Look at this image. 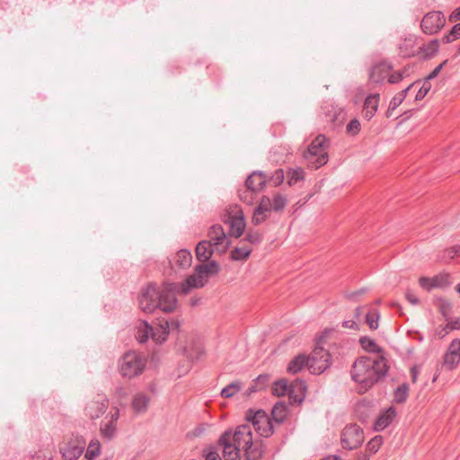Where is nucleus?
Returning <instances> with one entry per match:
<instances>
[{"mask_svg": "<svg viewBox=\"0 0 460 460\" xmlns=\"http://www.w3.org/2000/svg\"><path fill=\"white\" fill-rule=\"evenodd\" d=\"M409 385L406 383L400 385L394 391V399L397 402H404L408 397Z\"/></svg>", "mask_w": 460, "mask_h": 460, "instance_id": "58836bf2", "label": "nucleus"}, {"mask_svg": "<svg viewBox=\"0 0 460 460\" xmlns=\"http://www.w3.org/2000/svg\"><path fill=\"white\" fill-rule=\"evenodd\" d=\"M169 332V319L162 318L158 320L155 327H152L151 337L155 343L162 344L166 341Z\"/></svg>", "mask_w": 460, "mask_h": 460, "instance_id": "f3484780", "label": "nucleus"}, {"mask_svg": "<svg viewBox=\"0 0 460 460\" xmlns=\"http://www.w3.org/2000/svg\"><path fill=\"white\" fill-rule=\"evenodd\" d=\"M450 276L448 274H441L435 276L433 278V284L431 286H435V288H445L450 285L449 281Z\"/></svg>", "mask_w": 460, "mask_h": 460, "instance_id": "49530a36", "label": "nucleus"}, {"mask_svg": "<svg viewBox=\"0 0 460 460\" xmlns=\"http://www.w3.org/2000/svg\"><path fill=\"white\" fill-rule=\"evenodd\" d=\"M229 232L228 234L232 237L238 238L240 237L246 227L245 221L243 218V215L241 212L239 216H233L229 217Z\"/></svg>", "mask_w": 460, "mask_h": 460, "instance_id": "6ab92c4d", "label": "nucleus"}, {"mask_svg": "<svg viewBox=\"0 0 460 460\" xmlns=\"http://www.w3.org/2000/svg\"><path fill=\"white\" fill-rule=\"evenodd\" d=\"M435 305L438 307L445 320L448 321L452 312V305L450 302L443 297H438L435 300Z\"/></svg>", "mask_w": 460, "mask_h": 460, "instance_id": "7c9ffc66", "label": "nucleus"}, {"mask_svg": "<svg viewBox=\"0 0 460 460\" xmlns=\"http://www.w3.org/2000/svg\"><path fill=\"white\" fill-rule=\"evenodd\" d=\"M287 205V199L281 194H276L271 199L268 196H262L259 205L256 207L264 213L270 214L271 211H282Z\"/></svg>", "mask_w": 460, "mask_h": 460, "instance_id": "f8f14e48", "label": "nucleus"}, {"mask_svg": "<svg viewBox=\"0 0 460 460\" xmlns=\"http://www.w3.org/2000/svg\"><path fill=\"white\" fill-rule=\"evenodd\" d=\"M308 367V358L307 356L304 354H299L296 356L288 365L287 370L290 374H297L300 372L304 367Z\"/></svg>", "mask_w": 460, "mask_h": 460, "instance_id": "393cba45", "label": "nucleus"}, {"mask_svg": "<svg viewBox=\"0 0 460 460\" xmlns=\"http://www.w3.org/2000/svg\"><path fill=\"white\" fill-rule=\"evenodd\" d=\"M334 331L332 329H324L322 334L316 340V345L308 358V369L312 374L319 375L323 373L328 367H330L331 354L325 349L323 345L324 340L328 339Z\"/></svg>", "mask_w": 460, "mask_h": 460, "instance_id": "7ed1b4c3", "label": "nucleus"}, {"mask_svg": "<svg viewBox=\"0 0 460 460\" xmlns=\"http://www.w3.org/2000/svg\"><path fill=\"white\" fill-rule=\"evenodd\" d=\"M438 40H432L429 43L423 44L420 50L423 52L425 58H430L438 51Z\"/></svg>", "mask_w": 460, "mask_h": 460, "instance_id": "f704fd0d", "label": "nucleus"}, {"mask_svg": "<svg viewBox=\"0 0 460 460\" xmlns=\"http://www.w3.org/2000/svg\"><path fill=\"white\" fill-rule=\"evenodd\" d=\"M342 327L357 330L358 328V325L354 320H346L342 323Z\"/></svg>", "mask_w": 460, "mask_h": 460, "instance_id": "680f3d73", "label": "nucleus"}, {"mask_svg": "<svg viewBox=\"0 0 460 460\" xmlns=\"http://www.w3.org/2000/svg\"><path fill=\"white\" fill-rule=\"evenodd\" d=\"M150 402V397L144 393H137L132 400V407L137 413L146 412Z\"/></svg>", "mask_w": 460, "mask_h": 460, "instance_id": "5701e85b", "label": "nucleus"}, {"mask_svg": "<svg viewBox=\"0 0 460 460\" xmlns=\"http://www.w3.org/2000/svg\"><path fill=\"white\" fill-rule=\"evenodd\" d=\"M241 388L242 383L240 381L232 382L221 390V395L225 398H230L239 392Z\"/></svg>", "mask_w": 460, "mask_h": 460, "instance_id": "e433bc0d", "label": "nucleus"}, {"mask_svg": "<svg viewBox=\"0 0 460 460\" xmlns=\"http://www.w3.org/2000/svg\"><path fill=\"white\" fill-rule=\"evenodd\" d=\"M243 451L244 460H260L265 453V447L261 439L252 438Z\"/></svg>", "mask_w": 460, "mask_h": 460, "instance_id": "2eb2a0df", "label": "nucleus"}, {"mask_svg": "<svg viewBox=\"0 0 460 460\" xmlns=\"http://www.w3.org/2000/svg\"><path fill=\"white\" fill-rule=\"evenodd\" d=\"M379 93L368 95L364 102L363 116L367 120H370L376 114L379 104Z\"/></svg>", "mask_w": 460, "mask_h": 460, "instance_id": "412c9836", "label": "nucleus"}, {"mask_svg": "<svg viewBox=\"0 0 460 460\" xmlns=\"http://www.w3.org/2000/svg\"><path fill=\"white\" fill-rule=\"evenodd\" d=\"M109 406V400L103 394H98L92 401H90L86 407V415L92 420H95L103 415Z\"/></svg>", "mask_w": 460, "mask_h": 460, "instance_id": "9b49d317", "label": "nucleus"}, {"mask_svg": "<svg viewBox=\"0 0 460 460\" xmlns=\"http://www.w3.org/2000/svg\"><path fill=\"white\" fill-rule=\"evenodd\" d=\"M203 456L206 460H221L217 450L214 447H208L205 449Z\"/></svg>", "mask_w": 460, "mask_h": 460, "instance_id": "5fc2aeb1", "label": "nucleus"}, {"mask_svg": "<svg viewBox=\"0 0 460 460\" xmlns=\"http://www.w3.org/2000/svg\"><path fill=\"white\" fill-rule=\"evenodd\" d=\"M305 178V172L302 168L296 167L289 169L288 172V183L292 186Z\"/></svg>", "mask_w": 460, "mask_h": 460, "instance_id": "473e14b6", "label": "nucleus"}, {"mask_svg": "<svg viewBox=\"0 0 460 460\" xmlns=\"http://www.w3.org/2000/svg\"><path fill=\"white\" fill-rule=\"evenodd\" d=\"M403 78V74L402 72L401 71H396L394 72V74H392L389 78H388V82L390 84H397L399 83L400 81H402Z\"/></svg>", "mask_w": 460, "mask_h": 460, "instance_id": "bf43d9fd", "label": "nucleus"}, {"mask_svg": "<svg viewBox=\"0 0 460 460\" xmlns=\"http://www.w3.org/2000/svg\"><path fill=\"white\" fill-rule=\"evenodd\" d=\"M170 332L178 331L180 328V322L178 320H169Z\"/></svg>", "mask_w": 460, "mask_h": 460, "instance_id": "69168bd1", "label": "nucleus"}, {"mask_svg": "<svg viewBox=\"0 0 460 460\" xmlns=\"http://www.w3.org/2000/svg\"><path fill=\"white\" fill-rule=\"evenodd\" d=\"M460 362V339H454L444 355V367L448 370L455 369Z\"/></svg>", "mask_w": 460, "mask_h": 460, "instance_id": "4468645a", "label": "nucleus"}, {"mask_svg": "<svg viewBox=\"0 0 460 460\" xmlns=\"http://www.w3.org/2000/svg\"><path fill=\"white\" fill-rule=\"evenodd\" d=\"M419 282L420 287L427 290H430L431 288H435V286H431V284H433V278L430 279L428 277H421Z\"/></svg>", "mask_w": 460, "mask_h": 460, "instance_id": "13d9d810", "label": "nucleus"}, {"mask_svg": "<svg viewBox=\"0 0 460 460\" xmlns=\"http://www.w3.org/2000/svg\"><path fill=\"white\" fill-rule=\"evenodd\" d=\"M430 88H431L430 82L424 79L421 87L419 89L417 94L415 95V100L416 101L422 100L428 94Z\"/></svg>", "mask_w": 460, "mask_h": 460, "instance_id": "8fccbe9b", "label": "nucleus"}, {"mask_svg": "<svg viewBox=\"0 0 460 460\" xmlns=\"http://www.w3.org/2000/svg\"><path fill=\"white\" fill-rule=\"evenodd\" d=\"M223 447V457L225 460H241V449L234 445L226 443H218Z\"/></svg>", "mask_w": 460, "mask_h": 460, "instance_id": "bb28decb", "label": "nucleus"}, {"mask_svg": "<svg viewBox=\"0 0 460 460\" xmlns=\"http://www.w3.org/2000/svg\"><path fill=\"white\" fill-rule=\"evenodd\" d=\"M447 63V60H444L441 64H439L438 66H437L426 77L425 79L427 81H430L434 78H436L438 74L440 73V71L442 70V68L444 67V66Z\"/></svg>", "mask_w": 460, "mask_h": 460, "instance_id": "4d7b16f0", "label": "nucleus"}, {"mask_svg": "<svg viewBox=\"0 0 460 460\" xmlns=\"http://www.w3.org/2000/svg\"><path fill=\"white\" fill-rule=\"evenodd\" d=\"M285 179L284 171L282 169L276 170L270 178L274 186L280 185Z\"/></svg>", "mask_w": 460, "mask_h": 460, "instance_id": "603ef678", "label": "nucleus"}, {"mask_svg": "<svg viewBox=\"0 0 460 460\" xmlns=\"http://www.w3.org/2000/svg\"><path fill=\"white\" fill-rule=\"evenodd\" d=\"M269 217H270V214L264 213L263 211L255 208V209L253 211L252 217V224L253 226H259V225L262 224Z\"/></svg>", "mask_w": 460, "mask_h": 460, "instance_id": "a18cd8bd", "label": "nucleus"}, {"mask_svg": "<svg viewBox=\"0 0 460 460\" xmlns=\"http://www.w3.org/2000/svg\"><path fill=\"white\" fill-rule=\"evenodd\" d=\"M270 380V376L268 374H261L258 376L254 380L253 383L256 385L257 388L261 391L265 389Z\"/></svg>", "mask_w": 460, "mask_h": 460, "instance_id": "09e8293b", "label": "nucleus"}, {"mask_svg": "<svg viewBox=\"0 0 460 460\" xmlns=\"http://www.w3.org/2000/svg\"><path fill=\"white\" fill-rule=\"evenodd\" d=\"M459 38H460V22L455 24L448 34L444 35L442 41L444 43H449V42H452Z\"/></svg>", "mask_w": 460, "mask_h": 460, "instance_id": "a19ab883", "label": "nucleus"}, {"mask_svg": "<svg viewBox=\"0 0 460 460\" xmlns=\"http://www.w3.org/2000/svg\"><path fill=\"white\" fill-rule=\"evenodd\" d=\"M101 454V443L98 439H92L85 452V458L95 459Z\"/></svg>", "mask_w": 460, "mask_h": 460, "instance_id": "2f4dec72", "label": "nucleus"}, {"mask_svg": "<svg viewBox=\"0 0 460 460\" xmlns=\"http://www.w3.org/2000/svg\"><path fill=\"white\" fill-rule=\"evenodd\" d=\"M272 419H270L273 421H275L278 424L282 423L286 417H287V407L285 403L283 402H277L271 411Z\"/></svg>", "mask_w": 460, "mask_h": 460, "instance_id": "cd10ccee", "label": "nucleus"}, {"mask_svg": "<svg viewBox=\"0 0 460 460\" xmlns=\"http://www.w3.org/2000/svg\"><path fill=\"white\" fill-rule=\"evenodd\" d=\"M346 130L348 133L356 135L360 130V122L357 119H351L348 125L346 126Z\"/></svg>", "mask_w": 460, "mask_h": 460, "instance_id": "6e6d98bb", "label": "nucleus"}, {"mask_svg": "<svg viewBox=\"0 0 460 460\" xmlns=\"http://www.w3.org/2000/svg\"><path fill=\"white\" fill-rule=\"evenodd\" d=\"M379 314L377 312H368L366 315V323L371 330H376L378 328Z\"/></svg>", "mask_w": 460, "mask_h": 460, "instance_id": "de8ad7c7", "label": "nucleus"}, {"mask_svg": "<svg viewBox=\"0 0 460 460\" xmlns=\"http://www.w3.org/2000/svg\"><path fill=\"white\" fill-rule=\"evenodd\" d=\"M100 429H101V433H102V437L109 440L111 439L115 436L116 424L110 420L106 423L102 422Z\"/></svg>", "mask_w": 460, "mask_h": 460, "instance_id": "4c0bfd02", "label": "nucleus"}, {"mask_svg": "<svg viewBox=\"0 0 460 460\" xmlns=\"http://www.w3.org/2000/svg\"><path fill=\"white\" fill-rule=\"evenodd\" d=\"M254 193L255 192H252V190H248V188H246L245 190H239V198L242 201L247 204H252L254 199Z\"/></svg>", "mask_w": 460, "mask_h": 460, "instance_id": "864d4df0", "label": "nucleus"}, {"mask_svg": "<svg viewBox=\"0 0 460 460\" xmlns=\"http://www.w3.org/2000/svg\"><path fill=\"white\" fill-rule=\"evenodd\" d=\"M445 16L441 12L428 13L421 21V29L426 34H435L444 26Z\"/></svg>", "mask_w": 460, "mask_h": 460, "instance_id": "1a4fd4ad", "label": "nucleus"}, {"mask_svg": "<svg viewBox=\"0 0 460 460\" xmlns=\"http://www.w3.org/2000/svg\"><path fill=\"white\" fill-rule=\"evenodd\" d=\"M146 358L136 351H128L119 360V371L123 377L133 378L142 374Z\"/></svg>", "mask_w": 460, "mask_h": 460, "instance_id": "39448f33", "label": "nucleus"}, {"mask_svg": "<svg viewBox=\"0 0 460 460\" xmlns=\"http://www.w3.org/2000/svg\"><path fill=\"white\" fill-rule=\"evenodd\" d=\"M378 68V66H374L369 74V80L374 83H378L381 81V78L379 76H376V71Z\"/></svg>", "mask_w": 460, "mask_h": 460, "instance_id": "0e129e2a", "label": "nucleus"}, {"mask_svg": "<svg viewBox=\"0 0 460 460\" xmlns=\"http://www.w3.org/2000/svg\"><path fill=\"white\" fill-rule=\"evenodd\" d=\"M359 343L364 350L370 353H380L383 351V349L376 342L375 340L363 336L359 339Z\"/></svg>", "mask_w": 460, "mask_h": 460, "instance_id": "c756f323", "label": "nucleus"}, {"mask_svg": "<svg viewBox=\"0 0 460 460\" xmlns=\"http://www.w3.org/2000/svg\"><path fill=\"white\" fill-rule=\"evenodd\" d=\"M204 350L202 348L199 347L197 348L196 355L193 356L192 354L188 355V357L191 358V359L199 360V358L203 355Z\"/></svg>", "mask_w": 460, "mask_h": 460, "instance_id": "338daca9", "label": "nucleus"}, {"mask_svg": "<svg viewBox=\"0 0 460 460\" xmlns=\"http://www.w3.org/2000/svg\"><path fill=\"white\" fill-rule=\"evenodd\" d=\"M251 248L247 246L235 247L232 252L230 258L232 261H242L249 257L251 254Z\"/></svg>", "mask_w": 460, "mask_h": 460, "instance_id": "c9c22d12", "label": "nucleus"}, {"mask_svg": "<svg viewBox=\"0 0 460 460\" xmlns=\"http://www.w3.org/2000/svg\"><path fill=\"white\" fill-rule=\"evenodd\" d=\"M388 370L387 361L383 356H364L354 362L350 374L352 380L358 384L359 389L366 392L384 378Z\"/></svg>", "mask_w": 460, "mask_h": 460, "instance_id": "f03ea898", "label": "nucleus"}, {"mask_svg": "<svg viewBox=\"0 0 460 460\" xmlns=\"http://www.w3.org/2000/svg\"><path fill=\"white\" fill-rule=\"evenodd\" d=\"M206 283L205 277L194 269L193 274L180 285L164 282L160 288H156L155 284H148L145 288H142L138 296L139 307L146 314H151L155 309L171 313L177 306L176 292L178 290L186 295L192 288H203Z\"/></svg>", "mask_w": 460, "mask_h": 460, "instance_id": "f257e3e1", "label": "nucleus"}, {"mask_svg": "<svg viewBox=\"0 0 460 460\" xmlns=\"http://www.w3.org/2000/svg\"><path fill=\"white\" fill-rule=\"evenodd\" d=\"M208 236L210 238L209 241H211L215 249L219 252H225L230 246V242L221 225H213L208 231Z\"/></svg>", "mask_w": 460, "mask_h": 460, "instance_id": "ddd939ff", "label": "nucleus"}, {"mask_svg": "<svg viewBox=\"0 0 460 460\" xmlns=\"http://www.w3.org/2000/svg\"><path fill=\"white\" fill-rule=\"evenodd\" d=\"M395 415V409L394 407H389L377 417L374 423V429L376 431L384 430L392 423Z\"/></svg>", "mask_w": 460, "mask_h": 460, "instance_id": "aec40b11", "label": "nucleus"}, {"mask_svg": "<svg viewBox=\"0 0 460 460\" xmlns=\"http://www.w3.org/2000/svg\"><path fill=\"white\" fill-rule=\"evenodd\" d=\"M245 419L261 437L269 438L274 433L273 422L263 410L253 411L250 409Z\"/></svg>", "mask_w": 460, "mask_h": 460, "instance_id": "0eeeda50", "label": "nucleus"}, {"mask_svg": "<svg viewBox=\"0 0 460 460\" xmlns=\"http://www.w3.org/2000/svg\"><path fill=\"white\" fill-rule=\"evenodd\" d=\"M460 330V319H456L454 321H449L438 332L441 337H445L451 331Z\"/></svg>", "mask_w": 460, "mask_h": 460, "instance_id": "79ce46f5", "label": "nucleus"}, {"mask_svg": "<svg viewBox=\"0 0 460 460\" xmlns=\"http://www.w3.org/2000/svg\"><path fill=\"white\" fill-rule=\"evenodd\" d=\"M364 441L363 429L357 424L347 425L341 434L342 447L353 450L362 445Z\"/></svg>", "mask_w": 460, "mask_h": 460, "instance_id": "6e6552de", "label": "nucleus"}, {"mask_svg": "<svg viewBox=\"0 0 460 460\" xmlns=\"http://www.w3.org/2000/svg\"><path fill=\"white\" fill-rule=\"evenodd\" d=\"M267 181L268 178L262 171H254L247 177L245 187L257 193L264 189Z\"/></svg>", "mask_w": 460, "mask_h": 460, "instance_id": "dca6fc26", "label": "nucleus"}, {"mask_svg": "<svg viewBox=\"0 0 460 460\" xmlns=\"http://www.w3.org/2000/svg\"><path fill=\"white\" fill-rule=\"evenodd\" d=\"M449 21L452 22L460 21V6L450 14Z\"/></svg>", "mask_w": 460, "mask_h": 460, "instance_id": "e2e57ef3", "label": "nucleus"}, {"mask_svg": "<svg viewBox=\"0 0 460 460\" xmlns=\"http://www.w3.org/2000/svg\"><path fill=\"white\" fill-rule=\"evenodd\" d=\"M327 147L326 137L322 134L318 135L303 154L307 166L316 170L325 165L329 160Z\"/></svg>", "mask_w": 460, "mask_h": 460, "instance_id": "20e7f679", "label": "nucleus"}, {"mask_svg": "<svg viewBox=\"0 0 460 460\" xmlns=\"http://www.w3.org/2000/svg\"><path fill=\"white\" fill-rule=\"evenodd\" d=\"M457 255H460L459 244L452 246L447 250H445L444 254L440 257V260L448 262L450 260H452L455 256Z\"/></svg>", "mask_w": 460, "mask_h": 460, "instance_id": "c03bdc74", "label": "nucleus"}, {"mask_svg": "<svg viewBox=\"0 0 460 460\" xmlns=\"http://www.w3.org/2000/svg\"><path fill=\"white\" fill-rule=\"evenodd\" d=\"M403 101V94H396L389 103L388 110L386 111V116H391V111L395 110Z\"/></svg>", "mask_w": 460, "mask_h": 460, "instance_id": "3c124183", "label": "nucleus"}, {"mask_svg": "<svg viewBox=\"0 0 460 460\" xmlns=\"http://www.w3.org/2000/svg\"><path fill=\"white\" fill-rule=\"evenodd\" d=\"M244 240L252 244L260 243L262 241V234L258 230L249 229Z\"/></svg>", "mask_w": 460, "mask_h": 460, "instance_id": "37998d69", "label": "nucleus"}, {"mask_svg": "<svg viewBox=\"0 0 460 460\" xmlns=\"http://www.w3.org/2000/svg\"><path fill=\"white\" fill-rule=\"evenodd\" d=\"M252 429L250 424L239 425L233 432L231 429L226 430L219 438L218 443L234 445L241 450L252 438Z\"/></svg>", "mask_w": 460, "mask_h": 460, "instance_id": "423d86ee", "label": "nucleus"}, {"mask_svg": "<svg viewBox=\"0 0 460 460\" xmlns=\"http://www.w3.org/2000/svg\"><path fill=\"white\" fill-rule=\"evenodd\" d=\"M192 262V255L189 250H180L173 257V263L181 269H188Z\"/></svg>", "mask_w": 460, "mask_h": 460, "instance_id": "a878e982", "label": "nucleus"}, {"mask_svg": "<svg viewBox=\"0 0 460 460\" xmlns=\"http://www.w3.org/2000/svg\"><path fill=\"white\" fill-rule=\"evenodd\" d=\"M152 326L146 322L142 321L137 327V331L136 333V339L140 342H146L149 337L151 336Z\"/></svg>", "mask_w": 460, "mask_h": 460, "instance_id": "c85d7f7f", "label": "nucleus"}, {"mask_svg": "<svg viewBox=\"0 0 460 460\" xmlns=\"http://www.w3.org/2000/svg\"><path fill=\"white\" fill-rule=\"evenodd\" d=\"M288 386L289 385H288L286 380H277L271 385V393L276 396L285 395L286 393H288Z\"/></svg>", "mask_w": 460, "mask_h": 460, "instance_id": "72a5a7b5", "label": "nucleus"}, {"mask_svg": "<svg viewBox=\"0 0 460 460\" xmlns=\"http://www.w3.org/2000/svg\"><path fill=\"white\" fill-rule=\"evenodd\" d=\"M405 297L411 305H418L420 302L419 298L411 291L406 292Z\"/></svg>", "mask_w": 460, "mask_h": 460, "instance_id": "052dcab7", "label": "nucleus"}, {"mask_svg": "<svg viewBox=\"0 0 460 460\" xmlns=\"http://www.w3.org/2000/svg\"><path fill=\"white\" fill-rule=\"evenodd\" d=\"M306 390L307 386L305 382L301 379H296L288 386L289 398L294 402L301 403L305 400Z\"/></svg>", "mask_w": 460, "mask_h": 460, "instance_id": "a211bd4d", "label": "nucleus"}, {"mask_svg": "<svg viewBox=\"0 0 460 460\" xmlns=\"http://www.w3.org/2000/svg\"><path fill=\"white\" fill-rule=\"evenodd\" d=\"M214 244L211 241L202 240L196 246V257L201 262L208 261L213 255Z\"/></svg>", "mask_w": 460, "mask_h": 460, "instance_id": "4be33fe9", "label": "nucleus"}, {"mask_svg": "<svg viewBox=\"0 0 460 460\" xmlns=\"http://www.w3.org/2000/svg\"><path fill=\"white\" fill-rule=\"evenodd\" d=\"M195 270L208 280L209 275H215L219 272L220 266L216 261H211L208 263L202 262L196 265Z\"/></svg>", "mask_w": 460, "mask_h": 460, "instance_id": "b1692460", "label": "nucleus"}, {"mask_svg": "<svg viewBox=\"0 0 460 460\" xmlns=\"http://www.w3.org/2000/svg\"><path fill=\"white\" fill-rule=\"evenodd\" d=\"M382 444L383 438L381 436H375L367 442L366 450L369 455H374L379 450Z\"/></svg>", "mask_w": 460, "mask_h": 460, "instance_id": "ea45409f", "label": "nucleus"}, {"mask_svg": "<svg viewBox=\"0 0 460 460\" xmlns=\"http://www.w3.org/2000/svg\"><path fill=\"white\" fill-rule=\"evenodd\" d=\"M418 375H419L418 368H417V367H416V366H413V367L411 368V381H412L413 383H415V382L417 381Z\"/></svg>", "mask_w": 460, "mask_h": 460, "instance_id": "774afa93", "label": "nucleus"}, {"mask_svg": "<svg viewBox=\"0 0 460 460\" xmlns=\"http://www.w3.org/2000/svg\"><path fill=\"white\" fill-rule=\"evenodd\" d=\"M85 445V439L82 436L76 435L61 449L62 456L66 460H76L82 456Z\"/></svg>", "mask_w": 460, "mask_h": 460, "instance_id": "9d476101", "label": "nucleus"}]
</instances>
